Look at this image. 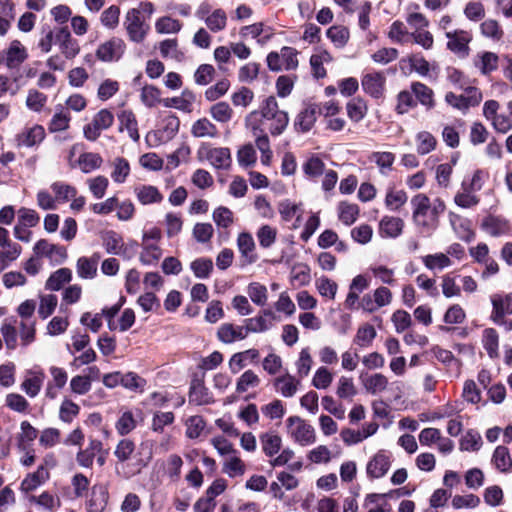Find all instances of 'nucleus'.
<instances>
[{"label":"nucleus","mask_w":512,"mask_h":512,"mask_svg":"<svg viewBox=\"0 0 512 512\" xmlns=\"http://www.w3.org/2000/svg\"><path fill=\"white\" fill-rule=\"evenodd\" d=\"M246 125L265 127L272 136L281 135L289 123L288 113L279 108L278 102L274 96H269L263 100L259 110L250 112L245 119Z\"/></svg>","instance_id":"1"},{"label":"nucleus","mask_w":512,"mask_h":512,"mask_svg":"<svg viewBox=\"0 0 512 512\" xmlns=\"http://www.w3.org/2000/svg\"><path fill=\"white\" fill-rule=\"evenodd\" d=\"M134 451L135 443L128 438L120 440L114 450V455L118 461L116 472L125 479H129L139 474L152 459V451L150 450L145 458L141 457L137 459L135 463L127 464L126 462L131 458Z\"/></svg>","instance_id":"2"},{"label":"nucleus","mask_w":512,"mask_h":512,"mask_svg":"<svg viewBox=\"0 0 512 512\" xmlns=\"http://www.w3.org/2000/svg\"><path fill=\"white\" fill-rule=\"evenodd\" d=\"M412 219L421 233L429 234L438 226V219L435 218L431 209V202L425 194H417L411 199Z\"/></svg>","instance_id":"3"},{"label":"nucleus","mask_w":512,"mask_h":512,"mask_svg":"<svg viewBox=\"0 0 512 512\" xmlns=\"http://www.w3.org/2000/svg\"><path fill=\"white\" fill-rule=\"evenodd\" d=\"M298 52L295 48L284 46L280 52L272 51L266 57L267 66L271 71L295 70L298 67Z\"/></svg>","instance_id":"4"},{"label":"nucleus","mask_w":512,"mask_h":512,"mask_svg":"<svg viewBox=\"0 0 512 512\" xmlns=\"http://www.w3.org/2000/svg\"><path fill=\"white\" fill-rule=\"evenodd\" d=\"M130 41L141 43L146 38L150 29L149 25L145 23L141 12L138 9H130L126 15L123 23Z\"/></svg>","instance_id":"5"},{"label":"nucleus","mask_w":512,"mask_h":512,"mask_svg":"<svg viewBox=\"0 0 512 512\" xmlns=\"http://www.w3.org/2000/svg\"><path fill=\"white\" fill-rule=\"evenodd\" d=\"M289 433L293 440L301 446L311 445L316 441L315 429L300 417L292 416L287 419Z\"/></svg>","instance_id":"6"},{"label":"nucleus","mask_w":512,"mask_h":512,"mask_svg":"<svg viewBox=\"0 0 512 512\" xmlns=\"http://www.w3.org/2000/svg\"><path fill=\"white\" fill-rule=\"evenodd\" d=\"M393 462L392 453L381 449L366 464V475L370 480L381 479L387 475Z\"/></svg>","instance_id":"7"},{"label":"nucleus","mask_w":512,"mask_h":512,"mask_svg":"<svg viewBox=\"0 0 512 512\" xmlns=\"http://www.w3.org/2000/svg\"><path fill=\"white\" fill-rule=\"evenodd\" d=\"M199 159H206L217 169H226L231 164V153L226 147H211L207 143H202L197 151Z\"/></svg>","instance_id":"8"},{"label":"nucleus","mask_w":512,"mask_h":512,"mask_svg":"<svg viewBox=\"0 0 512 512\" xmlns=\"http://www.w3.org/2000/svg\"><path fill=\"white\" fill-rule=\"evenodd\" d=\"M28 58V52L19 40H13L7 49L3 51L0 64L9 70L18 69Z\"/></svg>","instance_id":"9"},{"label":"nucleus","mask_w":512,"mask_h":512,"mask_svg":"<svg viewBox=\"0 0 512 512\" xmlns=\"http://www.w3.org/2000/svg\"><path fill=\"white\" fill-rule=\"evenodd\" d=\"M481 100L482 94L480 90L474 86L464 88L460 94L450 92V106L463 112L479 105Z\"/></svg>","instance_id":"10"},{"label":"nucleus","mask_w":512,"mask_h":512,"mask_svg":"<svg viewBox=\"0 0 512 512\" xmlns=\"http://www.w3.org/2000/svg\"><path fill=\"white\" fill-rule=\"evenodd\" d=\"M33 253L40 258L46 257L56 264L63 263L67 258V251L64 246L50 243L46 239H40L35 243Z\"/></svg>","instance_id":"11"},{"label":"nucleus","mask_w":512,"mask_h":512,"mask_svg":"<svg viewBox=\"0 0 512 512\" xmlns=\"http://www.w3.org/2000/svg\"><path fill=\"white\" fill-rule=\"evenodd\" d=\"M125 49V42L121 38L113 37L99 45L96 56L103 62L118 61L123 56Z\"/></svg>","instance_id":"12"},{"label":"nucleus","mask_w":512,"mask_h":512,"mask_svg":"<svg viewBox=\"0 0 512 512\" xmlns=\"http://www.w3.org/2000/svg\"><path fill=\"white\" fill-rule=\"evenodd\" d=\"M386 76L383 72L374 71L362 76L361 86L363 91L373 98H380L385 91Z\"/></svg>","instance_id":"13"},{"label":"nucleus","mask_w":512,"mask_h":512,"mask_svg":"<svg viewBox=\"0 0 512 512\" xmlns=\"http://www.w3.org/2000/svg\"><path fill=\"white\" fill-rule=\"evenodd\" d=\"M472 39L473 36L470 31L455 30L450 33V51L460 59L467 58L470 54L469 44Z\"/></svg>","instance_id":"14"},{"label":"nucleus","mask_w":512,"mask_h":512,"mask_svg":"<svg viewBox=\"0 0 512 512\" xmlns=\"http://www.w3.org/2000/svg\"><path fill=\"white\" fill-rule=\"evenodd\" d=\"M359 380L364 390L371 395H378L386 391L389 380L382 373H361Z\"/></svg>","instance_id":"15"},{"label":"nucleus","mask_w":512,"mask_h":512,"mask_svg":"<svg viewBox=\"0 0 512 512\" xmlns=\"http://www.w3.org/2000/svg\"><path fill=\"white\" fill-rule=\"evenodd\" d=\"M491 301L493 305L491 318L495 323L502 324L504 317L512 314V292L506 295H493Z\"/></svg>","instance_id":"16"},{"label":"nucleus","mask_w":512,"mask_h":512,"mask_svg":"<svg viewBox=\"0 0 512 512\" xmlns=\"http://www.w3.org/2000/svg\"><path fill=\"white\" fill-rule=\"evenodd\" d=\"M481 227L493 237L506 236L511 232L509 221L501 216L488 215L483 219Z\"/></svg>","instance_id":"17"},{"label":"nucleus","mask_w":512,"mask_h":512,"mask_svg":"<svg viewBox=\"0 0 512 512\" xmlns=\"http://www.w3.org/2000/svg\"><path fill=\"white\" fill-rule=\"evenodd\" d=\"M45 374L41 369L29 370L24 381L21 383V390L30 398H35L44 383Z\"/></svg>","instance_id":"18"},{"label":"nucleus","mask_w":512,"mask_h":512,"mask_svg":"<svg viewBox=\"0 0 512 512\" xmlns=\"http://www.w3.org/2000/svg\"><path fill=\"white\" fill-rule=\"evenodd\" d=\"M274 387L285 398L293 397L301 386V378L285 373L274 379Z\"/></svg>","instance_id":"19"},{"label":"nucleus","mask_w":512,"mask_h":512,"mask_svg":"<svg viewBox=\"0 0 512 512\" xmlns=\"http://www.w3.org/2000/svg\"><path fill=\"white\" fill-rule=\"evenodd\" d=\"M180 127L179 118L172 114H166L161 121V127L154 133L160 142H167L175 137Z\"/></svg>","instance_id":"20"},{"label":"nucleus","mask_w":512,"mask_h":512,"mask_svg":"<svg viewBox=\"0 0 512 512\" xmlns=\"http://www.w3.org/2000/svg\"><path fill=\"white\" fill-rule=\"evenodd\" d=\"M50 478V472L43 467H38L36 471L28 473L20 483V491L28 494L46 483Z\"/></svg>","instance_id":"21"},{"label":"nucleus","mask_w":512,"mask_h":512,"mask_svg":"<svg viewBox=\"0 0 512 512\" xmlns=\"http://www.w3.org/2000/svg\"><path fill=\"white\" fill-rule=\"evenodd\" d=\"M195 99V94L186 89L180 96L163 99L162 104L167 108H175L184 113H191Z\"/></svg>","instance_id":"22"},{"label":"nucleus","mask_w":512,"mask_h":512,"mask_svg":"<svg viewBox=\"0 0 512 512\" xmlns=\"http://www.w3.org/2000/svg\"><path fill=\"white\" fill-rule=\"evenodd\" d=\"M103 450V444L98 439H91L85 449L80 450L76 455V461L83 468H91L96 456Z\"/></svg>","instance_id":"23"},{"label":"nucleus","mask_w":512,"mask_h":512,"mask_svg":"<svg viewBox=\"0 0 512 512\" xmlns=\"http://www.w3.org/2000/svg\"><path fill=\"white\" fill-rule=\"evenodd\" d=\"M139 246L141 247L139 262L144 266H156L163 255L160 244L141 242Z\"/></svg>","instance_id":"24"},{"label":"nucleus","mask_w":512,"mask_h":512,"mask_svg":"<svg viewBox=\"0 0 512 512\" xmlns=\"http://www.w3.org/2000/svg\"><path fill=\"white\" fill-rule=\"evenodd\" d=\"M56 40L59 42L61 52L66 58H74L79 53V45L72 38L67 28H60L56 33Z\"/></svg>","instance_id":"25"},{"label":"nucleus","mask_w":512,"mask_h":512,"mask_svg":"<svg viewBox=\"0 0 512 512\" xmlns=\"http://www.w3.org/2000/svg\"><path fill=\"white\" fill-rule=\"evenodd\" d=\"M218 339L226 344L233 343L236 340H243L247 337L244 326H238L231 323L222 324L217 332Z\"/></svg>","instance_id":"26"},{"label":"nucleus","mask_w":512,"mask_h":512,"mask_svg":"<svg viewBox=\"0 0 512 512\" xmlns=\"http://www.w3.org/2000/svg\"><path fill=\"white\" fill-rule=\"evenodd\" d=\"M119 120V131H127L129 137L137 142L139 141L140 135L138 132V122L135 114L131 110H123L118 115Z\"/></svg>","instance_id":"27"},{"label":"nucleus","mask_w":512,"mask_h":512,"mask_svg":"<svg viewBox=\"0 0 512 512\" xmlns=\"http://www.w3.org/2000/svg\"><path fill=\"white\" fill-rule=\"evenodd\" d=\"M27 500L30 504H34L48 512H53L61 504L59 497L49 491H43L39 495H29Z\"/></svg>","instance_id":"28"},{"label":"nucleus","mask_w":512,"mask_h":512,"mask_svg":"<svg viewBox=\"0 0 512 512\" xmlns=\"http://www.w3.org/2000/svg\"><path fill=\"white\" fill-rule=\"evenodd\" d=\"M190 132L195 138H216L219 136L216 125L206 117L196 120L192 124Z\"/></svg>","instance_id":"29"},{"label":"nucleus","mask_w":512,"mask_h":512,"mask_svg":"<svg viewBox=\"0 0 512 512\" xmlns=\"http://www.w3.org/2000/svg\"><path fill=\"white\" fill-rule=\"evenodd\" d=\"M45 137V130L40 125L24 129L17 136L19 146L32 147L39 144Z\"/></svg>","instance_id":"30"},{"label":"nucleus","mask_w":512,"mask_h":512,"mask_svg":"<svg viewBox=\"0 0 512 512\" xmlns=\"http://www.w3.org/2000/svg\"><path fill=\"white\" fill-rule=\"evenodd\" d=\"M491 462L501 473H510L512 471V458L509 449L504 445L495 448Z\"/></svg>","instance_id":"31"},{"label":"nucleus","mask_w":512,"mask_h":512,"mask_svg":"<svg viewBox=\"0 0 512 512\" xmlns=\"http://www.w3.org/2000/svg\"><path fill=\"white\" fill-rule=\"evenodd\" d=\"M103 163V158L98 153L94 152H84L82 153L78 160L74 163H71V167H78L83 173H91L92 171L101 167Z\"/></svg>","instance_id":"32"},{"label":"nucleus","mask_w":512,"mask_h":512,"mask_svg":"<svg viewBox=\"0 0 512 512\" xmlns=\"http://www.w3.org/2000/svg\"><path fill=\"white\" fill-rule=\"evenodd\" d=\"M404 227L402 219L393 216H385L379 223V232L382 236L396 238L398 237Z\"/></svg>","instance_id":"33"},{"label":"nucleus","mask_w":512,"mask_h":512,"mask_svg":"<svg viewBox=\"0 0 512 512\" xmlns=\"http://www.w3.org/2000/svg\"><path fill=\"white\" fill-rule=\"evenodd\" d=\"M259 358V351L257 349H248L243 352H238L232 355L229 360V369L232 373L236 374L247 365V361L254 362Z\"/></svg>","instance_id":"34"},{"label":"nucleus","mask_w":512,"mask_h":512,"mask_svg":"<svg viewBox=\"0 0 512 512\" xmlns=\"http://www.w3.org/2000/svg\"><path fill=\"white\" fill-rule=\"evenodd\" d=\"M317 108L308 105L299 112L295 119V128L301 132H308L315 124Z\"/></svg>","instance_id":"35"},{"label":"nucleus","mask_w":512,"mask_h":512,"mask_svg":"<svg viewBox=\"0 0 512 512\" xmlns=\"http://www.w3.org/2000/svg\"><path fill=\"white\" fill-rule=\"evenodd\" d=\"M17 330H18V320L14 318L5 319L3 322L0 332L3 336L5 345L9 350H15L17 343Z\"/></svg>","instance_id":"36"},{"label":"nucleus","mask_w":512,"mask_h":512,"mask_svg":"<svg viewBox=\"0 0 512 512\" xmlns=\"http://www.w3.org/2000/svg\"><path fill=\"white\" fill-rule=\"evenodd\" d=\"M332 60V55L326 50H322L313 54L310 57V65L312 68L313 76L316 79L324 78L326 76V69L324 68V64H328L332 62Z\"/></svg>","instance_id":"37"},{"label":"nucleus","mask_w":512,"mask_h":512,"mask_svg":"<svg viewBox=\"0 0 512 512\" xmlns=\"http://www.w3.org/2000/svg\"><path fill=\"white\" fill-rule=\"evenodd\" d=\"M138 201L143 205L160 203L163 200L158 188L152 185H141L135 188Z\"/></svg>","instance_id":"38"},{"label":"nucleus","mask_w":512,"mask_h":512,"mask_svg":"<svg viewBox=\"0 0 512 512\" xmlns=\"http://www.w3.org/2000/svg\"><path fill=\"white\" fill-rule=\"evenodd\" d=\"M108 503V493L102 487L93 486L92 495L87 502L88 512H103Z\"/></svg>","instance_id":"39"},{"label":"nucleus","mask_w":512,"mask_h":512,"mask_svg":"<svg viewBox=\"0 0 512 512\" xmlns=\"http://www.w3.org/2000/svg\"><path fill=\"white\" fill-rule=\"evenodd\" d=\"M414 144L419 155H426L436 148V138L428 131H420L414 137Z\"/></svg>","instance_id":"40"},{"label":"nucleus","mask_w":512,"mask_h":512,"mask_svg":"<svg viewBox=\"0 0 512 512\" xmlns=\"http://www.w3.org/2000/svg\"><path fill=\"white\" fill-rule=\"evenodd\" d=\"M189 401L196 405H207L213 402V398L202 382L195 381L190 388Z\"/></svg>","instance_id":"41"},{"label":"nucleus","mask_w":512,"mask_h":512,"mask_svg":"<svg viewBox=\"0 0 512 512\" xmlns=\"http://www.w3.org/2000/svg\"><path fill=\"white\" fill-rule=\"evenodd\" d=\"M38 430L28 421L20 424V433L17 436V446L21 451H26L28 446L37 438Z\"/></svg>","instance_id":"42"},{"label":"nucleus","mask_w":512,"mask_h":512,"mask_svg":"<svg viewBox=\"0 0 512 512\" xmlns=\"http://www.w3.org/2000/svg\"><path fill=\"white\" fill-rule=\"evenodd\" d=\"M72 279V272L69 268H60L50 275L46 281V289L51 291L60 290L66 283Z\"/></svg>","instance_id":"43"},{"label":"nucleus","mask_w":512,"mask_h":512,"mask_svg":"<svg viewBox=\"0 0 512 512\" xmlns=\"http://www.w3.org/2000/svg\"><path fill=\"white\" fill-rule=\"evenodd\" d=\"M227 21L228 17L226 12L218 8L211 12V15L205 19L204 23L210 32L218 33L226 28Z\"/></svg>","instance_id":"44"},{"label":"nucleus","mask_w":512,"mask_h":512,"mask_svg":"<svg viewBox=\"0 0 512 512\" xmlns=\"http://www.w3.org/2000/svg\"><path fill=\"white\" fill-rule=\"evenodd\" d=\"M450 224L460 239L470 242L474 238L475 234L469 220L450 214Z\"/></svg>","instance_id":"45"},{"label":"nucleus","mask_w":512,"mask_h":512,"mask_svg":"<svg viewBox=\"0 0 512 512\" xmlns=\"http://www.w3.org/2000/svg\"><path fill=\"white\" fill-rule=\"evenodd\" d=\"M111 178L115 183H124L130 174V164L127 159L123 157H116L111 162Z\"/></svg>","instance_id":"46"},{"label":"nucleus","mask_w":512,"mask_h":512,"mask_svg":"<svg viewBox=\"0 0 512 512\" xmlns=\"http://www.w3.org/2000/svg\"><path fill=\"white\" fill-rule=\"evenodd\" d=\"M237 245L240 253L246 258L248 263L256 261L257 257L253 254L255 242L250 233H240L237 239Z\"/></svg>","instance_id":"47"},{"label":"nucleus","mask_w":512,"mask_h":512,"mask_svg":"<svg viewBox=\"0 0 512 512\" xmlns=\"http://www.w3.org/2000/svg\"><path fill=\"white\" fill-rule=\"evenodd\" d=\"M165 474L167 477L176 482L179 480L181 475V468L183 466L182 458L177 454H171L165 461L162 462Z\"/></svg>","instance_id":"48"},{"label":"nucleus","mask_w":512,"mask_h":512,"mask_svg":"<svg viewBox=\"0 0 512 512\" xmlns=\"http://www.w3.org/2000/svg\"><path fill=\"white\" fill-rule=\"evenodd\" d=\"M313 365V358L310 353V348L305 347L299 352V356L295 361L296 374L299 378H305L309 375Z\"/></svg>","instance_id":"49"},{"label":"nucleus","mask_w":512,"mask_h":512,"mask_svg":"<svg viewBox=\"0 0 512 512\" xmlns=\"http://www.w3.org/2000/svg\"><path fill=\"white\" fill-rule=\"evenodd\" d=\"M97 263H98V257L97 258L80 257L77 260V265H76L78 276L83 279L94 278L97 273Z\"/></svg>","instance_id":"50"},{"label":"nucleus","mask_w":512,"mask_h":512,"mask_svg":"<svg viewBox=\"0 0 512 512\" xmlns=\"http://www.w3.org/2000/svg\"><path fill=\"white\" fill-rule=\"evenodd\" d=\"M1 248L2 249L0 250V272L8 268L10 264L16 261L22 253V247L18 243H14Z\"/></svg>","instance_id":"51"},{"label":"nucleus","mask_w":512,"mask_h":512,"mask_svg":"<svg viewBox=\"0 0 512 512\" xmlns=\"http://www.w3.org/2000/svg\"><path fill=\"white\" fill-rule=\"evenodd\" d=\"M369 160L377 165L381 174L386 175L392 169V165L395 161V155L392 152L377 151L371 153Z\"/></svg>","instance_id":"52"},{"label":"nucleus","mask_w":512,"mask_h":512,"mask_svg":"<svg viewBox=\"0 0 512 512\" xmlns=\"http://www.w3.org/2000/svg\"><path fill=\"white\" fill-rule=\"evenodd\" d=\"M408 196L404 190L389 188L385 196V206L391 211L399 210L407 202Z\"/></svg>","instance_id":"53"},{"label":"nucleus","mask_w":512,"mask_h":512,"mask_svg":"<svg viewBox=\"0 0 512 512\" xmlns=\"http://www.w3.org/2000/svg\"><path fill=\"white\" fill-rule=\"evenodd\" d=\"M51 190L55 195L56 202H66L77 195V189L74 186L61 181L52 183Z\"/></svg>","instance_id":"54"},{"label":"nucleus","mask_w":512,"mask_h":512,"mask_svg":"<svg viewBox=\"0 0 512 512\" xmlns=\"http://www.w3.org/2000/svg\"><path fill=\"white\" fill-rule=\"evenodd\" d=\"M182 28V23L169 16H163L156 20L155 30L159 34H176Z\"/></svg>","instance_id":"55"},{"label":"nucleus","mask_w":512,"mask_h":512,"mask_svg":"<svg viewBox=\"0 0 512 512\" xmlns=\"http://www.w3.org/2000/svg\"><path fill=\"white\" fill-rule=\"evenodd\" d=\"M326 35L337 48H343L350 37L348 28L341 25L331 26L327 30Z\"/></svg>","instance_id":"56"},{"label":"nucleus","mask_w":512,"mask_h":512,"mask_svg":"<svg viewBox=\"0 0 512 512\" xmlns=\"http://www.w3.org/2000/svg\"><path fill=\"white\" fill-rule=\"evenodd\" d=\"M260 440L262 449L267 456L273 457L280 451L282 440L279 435L265 433L260 437Z\"/></svg>","instance_id":"57"},{"label":"nucleus","mask_w":512,"mask_h":512,"mask_svg":"<svg viewBox=\"0 0 512 512\" xmlns=\"http://www.w3.org/2000/svg\"><path fill=\"white\" fill-rule=\"evenodd\" d=\"M338 212L340 221L343 224L350 226L358 218L359 207L357 204L341 202L338 206Z\"/></svg>","instance_id":"58"},{"label":"nucleus","mask_w":512,"mask_h":512,"mask_svg":"<svg viewBox=\"0 0 512 512\" xmlns=\"http://www.w3.org/2000/svg\"><path fill=\"white\" fill-rule=\"evenodd\" d=\"M211 117L219 123H228L233 117V110L227 102L221 101L210 107Z\"/></svg>","instance_id":"59"},{"label":"nucleus","mask_w":512,"mask_h":512,"mask_svg":"<svg viewBox=\"0 0 512 512\" xmlns=\"http://www.w3.org/2000/svg\"><path fill=\"white\" fill-rule=\"evenodd\" d=\"M347 115L348 117L354 121H361L367 112V105L365 101L361 98H353L346 105Z\"/></svg>","instance_id":"60"},{"label":"nucleus","mask_w":512,"mask_h":512,"mask_svg":"<svg viewBox=\"0 0 512 512\" xmlns=\"http://www.w3.org/2000/svg\"><path fill=\"white\" fill-rule=\"evenodd\" d=\"M223 472L232 478L242 476L245 473V464L236 454L231 455L224 462Z\"/></svg>","instance_id":"61"},{"label":"nucleus","mask_w":512,"mask_h":512,"mask_svg":"<svg viewBox=\"0 0 512 512\" xmlns=\"http://www.w3.org/2000/svg\"><path fill=\"white\" fill-rule=\"evenodd\" d=\"M260 382V378L254 371L246 370L237 380L236 391L244 393L250 388L258 387Z\"/></svg>","instance_id":"62"},{"label":"nucleus","mask_w":512,"mask_h":512,"mask_svg":"<svg viewBox=\"0 0 512 512\" xmlns=\"http://www.w3.org/2000/svg\"><path fill=\"white\" fill-rule=\"evenodd\" d=\"M86 184L88 185L89 191L96 199H101L105 196L106 190L109 186V180L107 177L98 175L87 179Z\"/></svg>","instance_id":"63"},{"label":"nucleus","mask_w":512,"mask_h":512,"mask_svg":"<svg viewBox=\"0 0 512 512\" xmlns=\"http://www.w3.org/2000/svg\"><path fill=\"white\" fill-rule=\"evenodd\" d=\"M160 90L153 85H145L140 94V98L142 103L149 108L156 106L159 103H162Z\"/></svg>","instance_id":"64"}]
</instances>
